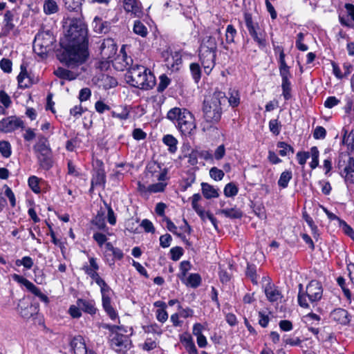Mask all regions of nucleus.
Instances as JSON below:
<instances>
[{"label":"nucleus","mask_w":354,"mask_h":354,"mask_svg":"<svg viewBox=\"0 0 354 354\" xmlns=\"http://www.w3.org/2000/svg\"><path fill=\"white\" fill-rule=\"evenodd\" d=\"M66 38L68 44L58 55L59 59L71 68L82 65L88 56L86 25L80 19H73L67 32Z\"/></svg>","instance_id":"nucleus-1"},{"label":"nucleus","mask_w":354,"mask_h":354,"mask_svg":"<svg viewBox=\"0 0 354 354\" xmlns=\"http://www.w3.org/2000/svg\"><path fill=\"white\" fill-rule=\"evenodd\" d=\"M122 59L124 64L117 68L127 70L125 77L131 86L144 90L151 89L155 86L156 77L149 69L142 65H133L132 59L127 57L126 54L122 55Z\"/></svg>","instance_id":"nucleus-2"},{"label":"nucleus","mask_w":354,"mask_h":354,"mask_svg":"<svg viewBox=\"0 0 354 354\" xmlns=\"http://www.w3.org/2000/svg\"><path fill=\"white\" fill-rule=\"evenodd\" d=\"M227 97L224 92L215 91L212 95L205 98L203 104V117L206 122L218 123L223 114V107Z\"/></svg>","instance_id":"nucleus-3"},{"label":"nucleus","mask_w":354,"mask_h":354,"mask_svg":"<svg viewBox=\"0 0 354 354\" xmlns=\"http://www.w3.org/2000/svg\"><path fill=\"white\" fill-rule=\"evenodd\" d=\"M298 287V304L304 308H309L310 304L314 306L322 297L323 288L322 283L317 280L310 281L305 290L301 283H299Z\"/></svg>","instance_id":"nucleus-4"},{"label":"nucleus","mask_w":354,"mask_h":354,"mask_svg":"<svg viewBox=\"0 0 354 354\" xmlns=\"http://www.w3.org/2000/svg\"><path fill=\"white\" fill-rule=\"evenodd\" d=\"M55 39L50 31H44L36 35L33 42V50L40 57L46 56L53 48Z\"/></svg>","instance_id":"nucleus-5"},{"label":"nucleus","mask_w":354,"mask_h":354,"mask_svg":"<svg viewBox=\"0 0 354 354\" xmlns=\"http://www.w3.org/2000/svg\"><path fill=\"white\" fill-rule=\"evenodd\" d=\"M245 26L250 35L259 47H265L266 42V32L261 28L257 22L253 21L252 15L248 12L244 14Z\"/></svg>","instance_id":"nucleus-6"},{"label":"nucleus","mask_w":354,"mask_h":354,"mask_svg":"<svg viewBox=\"0 0 354 354\" xmlns=\"http://www.w3.org/2000/svg\"><path fill=\"white\" fill-rule=\"evenodd\" d=\"M338 169L347 183H354V158L348 153L339 156Z\"/></svg>","instance_id":"nucleus-7"},{"label":"nucleus","mask_w":354,"mask_h":354,"mask_svg":"<svg viewBox=\"0 0 354 354\" xmlns=\"http://www.w3.org/2000/svg\"><path fill=\"white\" fill-rule=\"evenodd\" d=\"M109 341L111 348L118 353L125 354L131 348L129 336L119 332L109 335Z\"/></svg>","instance_id":"nucleus-8"},{"label":"nucleus","mask_w":354,"mask_h":354,"mask_svg":"<svg viewBox=\"0 0 354 354\" xmlns=\"http://www.w3.org/2000/svg\"><path fill=\"white\" fill-rule=\"evenodd\" d=\"M176 128L184 136H191L194 134L196 128L195 118L194 115L189 112H185L183 115L180 122L176 124Z\"/></svg>","instance_id":"nucleus-9"},{"label":"nucleus","mask_w":354,"mask_h":354,"mask_svg":"<svg viewBox=\"0 0 354 354\" xmlns=\"http://www.w3.org/2000/svg\"><path fill=\"white\" fill-rule=\"evenodd\" d=\"M24 128V122L17 116H10L0 120V131L10 133L16 129Z\"/></svg>","instance_id":"nucleus-10"},{"label":"nucleus","mask_w":354,"mask_h":354,"mask_svg":"<svg viewBox=\"0 0 354 354\" xmlns=\"http://www.w3.org/2000/svg\"><path fill=\"white\" fill-rule=\"evenodd\" d=\"M68 68H71L68 70L62 67L57 68L55 71L54 74L59 78L66 80H73L76 79L81 73L83 67L79 68V66H76L74 68L68 67L65 63H64Z\"/></svg>","instance_id":"nucleus-11"},{"label":"nucleus","mask_w":354,"mask_h":354,"mask_svg":"<svg viewBox=\"0 0 354 354\" xmlns=\"http://www.w3.org/2000/svg\"><path fill=\"white\" fill-rule=\"evenodd\" d=\"M216 52L206 50L204 48H199V57L202 65L205 70L209 72L212 71L215 65Z\"/></svg>","instance_id":"nucleus-12"},{"label":"nucleus","mask_w":354,"mask_h":354,"mask_svg":"<svg viewBox=\"0 0 354 354\" xmlns=\"http://www.w3.org/2000/svg\"><path fill=\"white\" fill-rule=\"evenodd\" d=\"M280 75L281 77V88L282 95L286 100H288L291 98V84L289 81V78L291 77L290 73L289 67L279 69Z\"/></svg>","instance_id":"nucleus-13"},{"label":"nucleus","mask_w":354,"mask_h":354,"mask_svg":"<svg viewBox=\"0 0 354 354\" xmlns=\"http://www.w3.org/2000/svg\"><path fill=\"white\" fill-rule=\"evenodd\" d=\"M100 53L104 59L113 57L117 52V46L113 39L107 38L104 39L100 47Z\"/></svg>","instance_id":"nucleus-14"},{"label":"nucleus","mask_w":354,"mask_h":354,"mask_svg":"<svg viewBox=\"0 0 354 354\" xmlns=\"http://www.w3.org/2000/svg\"><path fill=\"white\" fill-rule=\"evenodd\" d=\"M17 311L23 318L28 319L36 313L37 308L25 299H21L19 301Z\"/></svg>","instance_id":"nucleus-15"},{"label":"nucleus","mask_w":354,"mask_h":354,"mask_svg":"<svg viewBox=\"0 0 354 354\" xmlns=\"http://www.w3.org/2000/svg\"><path fill=\"white\" fill-rule=\"evenodd\" d=\"M90 265H84L82 270L88 275L96 283H98L102 279L97 273L99 266L94 257L89 258Z\"/></svg>","instance_id":"nucleus-16"},{"label":"nucleus","mask_w":354,"mask_h":354,"mask_svg":"<svg viewBox=\"0 0 354 354\" xmlns=\"http://www.w3.org/2000/svg\"><path fill=\"white\" fill-rule=\"evenodd\" d=\"M264 292L268 300L270 302H278L283 296L279 288L274 284L268 283L264 288Z\"/></svg>","instance_id":"nucleus-17"},{"label":"nucleus","mask_w":354,"mask_h":354,"mask_svg":"<svg viewBox=\"0 0 354 354\" xmlns=\"http://www.w3.org/2000/svg\"><path fill=\"white\" fill-rule=\"evenodd\" d=\"M12 279L15 281L24 285L28 291H30L36 297L38 296L39 294L41 292V290L39 288H37L33 283H32L23 276L14 274L12 275Z\"/></svg>","instance_id":"nucleus-18"},{"label":"nucleus","mask_w":354,"mask_h":354,"mask_svg":"<svg viewBox=\"0 0 354 354\" xmlns=\"http://www.w3.org/2000/svg\"><path fill=\"white\" fill-rule=\"evenodd\" d=\"M37 155L51 153V149L48 143V139L44 136H38V141L33 147Z\"/></svg>","instance_id":"nucleus-19"},{"label":"nucleus","mask_w":354,"mask_h":354,"mask_svg":"<svg viewBox=\"0 0 354 354\" xmlns=\"http://www.w3.org/2000/svg\"><path fill=\"white\" fill-rule=\"evenodd\" d=\"M344 7L346 10V16H344V15H339V20L342 25L351 28L353 26V24L349 20L348 17H350L352 21L354 22V5L351 3H346Z\"/></svg>","instance_id":"nucleus-20"},{"label":"nucleus","mask_w":354,"mask_h":354,"mask_svg":"<svg viewBox=\"0 0 354 354\" xmlns=\"http://www.w3.org/2000/svg\"><path fill=\"white\" fill-rule=\"evenodd\" d=\"M330 316L333 320L343 325H346L350 322L348 312L343 308L333 310Z\"/></svg>","instance_id":"nucleus-21"},{"label":"nucleus","mask_w":354,"mask_h":354,"mask_svg":"<svg viewBox=\"0 0 354 354\" xmlns=\"http://www.w3.org/2000/svg\"><path fill=\"white\" fill-rule=\"evenodd\" d=\"M71 346L75 354H87L84 339L82 336L75 337L71 342Z\"/></svg>","instance_id":"nucleus-22"},{"label":"nucleus","mask_w":354,"mask_h":354,"mask_svg":"<svg viewBox=\"0 0 354 354\" xmlns=\"http://www.w3.org/2000/svg\"><path fill=\"white\" fill-rule=\"evenodd\" d=\"M185 112H189V111L184 108L174 107L167 112V118L176 127V124L180 122V120L183 118V114H185Z\"/></svg>","instance_id":"nucleus-23"},{"label":"nucleus","mask_w":354,"mask_h":354,"mask_svg":"<svg viewBox=\"0 0 354 354\" xmlns=\"http://www.w3.org/2000/svg\"><path fill=\"white\" fill-rule=\"evenodd\" d=\"M14 15L10 10H7L4 14V26L2 29V35L7 36L9 35L11 30L15 28V25L12 23Z\"/></svg>","instance_id":"nucleus-24"},{"label":"nucleus","mask_w":354,"mask_h":354,"mask_svg":"<svg viewBox=\"0 0 354 354\" xmlns=\"http://www.w3.org/2000/svg\"><path fill=\"white\" fill-rule=\"evenodd\" d=\"M77 306L81 307L82 310L90 315L96 313V308L95 307V302L93 300H86L83 299H78L76 301Z\"/></svg>","instance_id":"nucleus-25"},{"label":"nucleus","mask_w":354,"mask_h":354,"mask_svg":"<svg viewBox=\"0 0 354 354\" xmlns=\"http://www.w3.org/2000/svg\"><path fill=\"white\" fill-rule=\"evenodd\" d=\"M201 190L203 196L207 199L217 198L219 196L218 190L207 183H201Z\"/></svg>","instance_id":"nucleus-26"},{"label":"nucleus","mask_w":354,"mask_h":354,"mask_svg":"<svg viewBox=\"0 0 354 354\" xmlns=\"http://www.w3.org/2000/svg\"><path fill=\"white\" fill-rule=\"evenodd\" d=\"M168 66H169L172 71H176L178 69V66L182 64V56L180 52L175 51L171 54V56L167 59Z\"/></svg>","instance_id":"nucleus-27"},{"label":"nucleus","mask_w":354,"mask_h":354,"mask_svg":"<svg viewBox=\"0 0 354 354\" xmlns=\"http://www.w3.org/2000/svg\"><path fill=\"white\" fill-rule=\"evenodd\" d=\"M105 182L106 176L104 171L102 169H97L91 179V187L104 186Z\"/></svg>","instance_id":"nucleus-28"},{"label":"nucleus","mask_w":354,"mask_h":354,"mask_svg":"<svg viewBox=\"0 0 354 354\" xmlns=\"http://www.w3.org/2000/svg\"><path fill=\"white\" fill-rule=\"evenodd\" d=\"M19 86L21 88H27L30 84V80L28 76L26 67L24 65L21 66V72L17 77Z\"/></svg>","instance_id":"nucleus-29"},{"label":"nucleus","mask_w":354,"mask_h":354,"mask_svg":"<svg viewBox=\"0 0 354 354\" xmlns=\"http://www.w3.org/2000/svg\"><path fill=\"white\" fill-rule=\"evenodd\" d=\"M163 143L168 147V151L171 153H175L177 151L178 140L172 135L167 134L162 138Z\"/></svg>","instance_id":"nucleus-30"},{"label":"nucleus","mask_w":354,"mask_h":354,"mask_svg":"<svg viewBox=\"0 0 354 354\" xmlns=\"http://www.w3.org/2000/svg\"><path fill=\"white\" fill-rule=\"evenodd\" d=\"M200 48L206 50L214 51L217 50V40L216 38L212 36H208L203 39Z\"/></svg>","instance_id":"nucleus-31"},{"label":"nucleus","mask_w":354,"mask_h":354,"mask_svg":"<svg viewBox=\"0 0 354 354\" xmlns=\"http://www.w3.org/2000/svg\"><path fill=\"white\" fill-rule=\"evenodd\" d=\"M39 165L46 170L50 169L53 167L52 153L45 155H37Z\"/></svg>","instance_id":"nucleus-32"},{"label":"nucleus","mask_w":354,"mask_h":354,"mask_svg":"<svg viewBox=\"0 0 354 354\" xmlns=\"http://www.w3.org/2000/svg\"><path fill=\"white\" fill-rule=\"evenodd\" d=\"M186 286L196 288L198 287L201 283V277L198 274L192 273L187 278H185L182 281Z\"/></svg>","instance_id":"nucleus-33"},{"label":"nucleus","mask_w":354,"mask_h":354,"mask_svg":"<svg viewBox=\"0 0 354 354\" xmlns=\"http://www.w3.org/2000/svg\"><path fill=\"white\" fill-rule=\"evenodd\" d=\"M92 223L97 227L98 230H106V225L105 223L104 212L103 211H99L93 219Z\"/></svg>","instance_id":"nucleus-34"},{"label":"nucleus","mask_w":354,"mask_h":354,"mask_svg":"<svg viewBox=\"0 0 354 354\" xmlns=\"http://www.w3.org/2000/svg\"><path fill=\"white\" fill-rule=\"evenodd\" d=\"M156 168L160 169L159 166L156 165V163H152V164L149 165L147 167L148 173H151V176H154L157 178L158 180H159L160 182L165 181L166 180V177H167V171L165 169H164L160 173H159L158 174H155V173L157 172Z\"/></svg>","instance_id":"nucleus-35"},{"label":"nucleus","mask_w":354,"mask_h":354,"mask_svg":"<svg viewBox=\"0 0 354 354\" xmlns=\"http://www.w3.org/2000/svg\"><path fill=\"white\" fill-rule=\"evenodd\" d=\"M219 213L230 218H240L243 215L242 212L236 207L221 209Z\"/></svg>","instance_id":"nucleus-36"},{"label":"nucleus","mask_w":354,"mask_h":354,"mask_svg":"<svg viewBox=\"0 0 354 354\" xmlns=\"http://www.w3.org/2000/svg\"><path fill=\"white\" fill-rule=\"evenodd\" d=\"M181 342L184 344V346L189 354H198L195 344L190 336L185 337L181 339Z\"/></svg>","instance_id":"nucleus-37"},{"label":"nucleus","mask_w":354,"mask_h":354,"mask_svg":"<svg viewBox=\"0 0 354 354\" xmlns=\"http://www.w3.org/2000/svg\"><path fill=\"white\" fill-rule=\"evenodd\" d=\"M124 8L127 12H131L135 15L140 12L136 0H124Z\"/></svg>","instance_id":"nucleus-38"},{"label":"nucleus","mask_w":354,"mask_h":354,"mask_svg":"<svg viewBox=\"0 0 354 354\" xmlns=\"http://www.w3.org/2000/svg\"><path fill=\"white\" fill-rule=\"evenodd\" d=\"M133 30L135 34L142 37H145L148 35L147 28L139 20L135 21Z\"/></svg>","instance_id":"nucleus-39"},{"label":"nucleus","mask_w":354,"mask_h":354,"mask_svg":"<svg viewBox=\"0 0 354 354\" xmlns=\"http://www.w3.org/2000/svg\"><path fill=\"white\" fill-rule=\"evenodd\" d=\"M97 284L100 287L102 301H105L106 299L108 300L111 299L110 295L111 289L109 286V285L105 282V281L104 279H102Z\"/></svg>","instance_id":"nucleus-40"},{"label":"nucleus","mask_w":354,"mask_h":354,"mask_svg":"<svg viewBox=\"0 0 354 354\" xmlns=\"http://www.w3.org/2000/svg\"><path fill=\"white\" fill-rule=\"evenodd\" d=\"M58 6L54 0H45L44 3V11L46 15H51L57 12Z\"/></svg>","instance_id":"nucleus-41"},{"label":"nucleus","mask_w":354,"mask_h":354,"mask_svg":"<svg viewBox=\"0 0 354 354\" xmlns=\"http://www.w3.org/2000/svg\"><path fill=\"white\" fill-rule=\"evenodd\" d=\"M82 0H64L66 8L69 11L77 12L81 10Z\"/></svg>","instance_id":"nucleus-42"},{"label":"nucleus","mask_w":354,"mask_h":354,"mask_svg":"<svg viewBox=\"0 0 354 354\" xmlns=\"http://www.w3.org/2000/svg\"><path fill=\"white\" fill-rule=\"evenodd\" d=\"M228 102L232 107H236L240 103V95L237 90L230 89L229 92Z\"/></svg>","instance_id":"nucleus-43"},{"label":"nucleus","mask_w":354,"mask_h":354,"mask_svg":"<svg viewBox=\"0 0 354 354\" xmlns=\"http://www.w3.org/2000/svg\"><path fill=\"white\" fill-rule=\"evenodd\" d=\"M102 306L111 319L114 320L117 318L118 314L111 306V299L108 300L106 299L105 301H102Z\"/></svg>","instance_id":"nucleus-44"},{"label":"nucleus","mask_w":354,"mask_h":354,"mask_svg":"<svg viewBox=\"0 0 354 354\" xmlns=\"http://www.w3.org/2000/svg\"><path fill=\"white\" fill-rule=\"evenodd\" d=\"M292 179V172L290 171H285L281 173L278 180V185L282 188L288 187L289 181Z\"/></svg>","instance_id":"nucleus-45"},{"label":"nucleus","mask_w":354,"mask_h":354,"mask_svg":"<svg viewBox=\"0 0 354 354\" xmlns=\"http://www.w3.org/2000/svg\"><path fill=\"white\" fill-rule=\"evenodd\" d=\"M277 147L280 149L279 151V154L281 156H286L289 154L290 152L292 153H294L293 147L285 142H279L277 143Z\"/></svg>","instance_id":"nucleus-46"},{"label":"nucleus","mask_w":354,"mask_h":354,"mask_svg":"<svg viewBox=\"0 0 354 354\" xmlns=\"http://www.w3.org/2000/svg\"><path fill=\"white\" fill-rule=\"evenodd\" d=\"M239 189L237 186L233 183H227L224 187V194L226 197H234L238 194Z\"/></svg>","instance_id":"nucleus-47"},{"label":"nucleus","mask_w":354,"mask_h":354,"mask_svg":"<svg viewBox=\"0 0 354 354\" xmlns=\"http://www.w3.org/2000/svg\"><path fill=\"white\" fill-rule=\"evenodd\" d=\"M344 135L342 138V143L343 145H346L347 146L353 147L354 145V130H352L348 134L347 130L343 129Z\"/></svg>","instance_id":"nucleus-48"},{"label":"nucleus","mask_w":354,"mask_h":354,"mask_svg":"<svg viewBox=\"0 0 354 354\" xmlns=\"http://www.w3.org/2000/svg\"><path fill=\"white\" fill-rule=\"evenodd\" d=\"M166 186H167V183H165L163 182H159V183L149 185L147 187V192L149 193L162 192L165 190Z\"/></svg>","instance_id":"nucleus-49"},{"label":"nucleus","mask_w":354,"mask_h":354,"mask_svg":"<svg viewBox=\"0 0 354 354\" xmlns=\"http://www.w3.org/2000/svg\"><path fill=\"white\" fill-rule=\"evenodd\" d=\"M158 346L157 339H153L151 337H148L146 339L145 343L142 345L141 348L144 351H149Z\"/></svg>","instance_id":"nucleus-50"},{"label":"nucleus","mask_w":354,"mask_h":354,"mask_svg":"<svg viewBox=\"0 0 354 354\" xmlns=\"http://www.w3.org/2000/svg\"><path fill=\"white\" fill-rule=\"evenodd\" d=\"M0 153L5 158H8L11 155V146L8 141H0Z\"/></svg>","instance_id":"nucleus-51"},{"label":"nucleus","mask_w":354,"mask_h":354,"mask_svg":"<svg viewBox=\"0 0 354 354\" xmlns=\"http://www.w3.org/2000/svg\"><path fill=\"white\" fill-rule=\"evenodd\" d=\"M274 52L279 53V69L283 68H288L289 66L286 64V62L285 61V53L283 52V49L281 46H274Z\"/></svg>","instance_id":"nucleus-52"},{"label":"nucleus","mask_w":354,"mask_h":354,"mask_svg":"<svg viewBox=\"0 0 354 354\" xmlns=\"http://www.w3.org/2000/svg\"><path fill=\"white\" fill-rule=\"evenodd\" d=\"M189 68L194 80L196 82H198L201 77V71L199 64L192 63L190 64Z\"/></svg>","instance_id":"nucleus-53"},{"label":"nucleus","mask_w":354,"mask_h":354,"mask_svg":"<svg viewBox=\"0 0 354 354\" xmlns=\"http://www.w3.org/2000/svg\"><path fill=\"white\" fill-rule=\"evenodd\" d=\"M236 30L232 25H228L226 28L225 40L227 44H232L234 41V37Z\"/></svg>","instance_id":"nucleus-54"},{"label":"nucleus","mask_w":354,"mask_h":354,"mask_svg":"<svg viewBox=\"0 0 354 354\" xmlns=\"http://www.w3.org/2000/svg\"><path fill=\"white\" fill-rule=\"evenodd\" d=\"M191 269L190 262L188 261H183L180 264V273L179 274V278L181 281H184L186 277L187 272Z\"/></svg>","instance_id":"nucleus-55"},{"label":"nucleus","mask_w":354,"mask_h":354,"mask_svg":"<svg viewBox=\"0 0 354 354\" xmlns=\"http://www.w3.org/2000/svg\"><path fill=\"white\" fill-rule=\"evenodd\" d=\"M281 128V123L277 119H273L269 122V129L274 135L277 136L280 133Z\"/></svg>","instance_id":"nucleus-56"},{"label":"nucleus","mask_w":354,"mask_h":354,"mask_svg":"<svg viewBox=\"0 0 354 354\" xmlns=\"http://www.w3.org/2000/svg\"><path fill=\"white\" fill-rule=\"evenodd\" d=\"M338 285L342 288L344 296L348 301L351 299V293L348 288L346 287V280L342 277H339L337 279Z\"/></svg>","instance_id":"nucleus-57"},{"label":"nucleus","mask_w":354,"mask_h":354,"mask_svg":"<svg viewBox=\"0 0 354 354\" xmlns=\"http://www.w3.org/2000/svg\"><path fill=\"white\" fill-rule=\"evenodd\" d=\"M164 220L167 223V228L169 231L172 232L174 234H176L178 236L180 237L183 241H186L185 236H183L181 234L177 232V227L174 225V223L167 217H165Z\"/></svg>","instance_id":"nucleus-58"},{"label":"nucleus","mask_w":354,"mask_h":354,"mask_svg":"<svg viewBox=\"0 0 354 354\" xmlns=\"http://www.w3.org/2000/svg\"><path fill=\"white\" fill-rule=\"evenodd\" d=\"M111 115L112 117L119 118L120 120H127L129 116V111L127 107L125 106L122 108V110L120 112L113 111L111 112Z\"/></svg>","instance_id":"nucleus-59"},{"label":"nucleus","mask_w":354,"mask_h":354,"mask_svg":"<svg viewBox=\"0 0 354 354\" xmlns=\"http://www.w3.org/2000/svg\"><path fill=\"white\" fill-rule=\"evenodd\" d=\"M160 82L158 86V91L162 92L170 84V79L165 75L162 74L160 76Z\"/></svg>","instance_id":"nucleus-60"},{"label":"nucleus","mask_w":354,"mask_h":354,"mask_svg":"<svg viewBox=\"0 0 354 354\" xmlns=\"http://www.w3.org/2000/svg\"><path fill=\"white\" fill-rule=\"evenodd\" d=\"M39 182V179L35 176H32L28 178V185L35 193L40 192Z\"/></svg>","instance_id":"nucleus-61"},{"label":"nucleus","mask_w":354,"mask_h":354,"mask_svg":"<svg viewBox=\"0 0 354 354\" xmlns=\"http://www.w3.org/2000/svg\"><path fill=\"white\" fill-rule=\"evenodd\" d=\"M102 81L104 82V87L106 89L115 87L118 84L117 80L109 75H103Z\"/></svg>","instance_id":"nucleus-62"},{"label":"nucleus","mask_w":354,"mask_h":354,"mask_svg":"<svg viewBox=\"0 0 354 354\" xmlns=\"http://www.w3.org/2000/svg\"><path fill=\"white\" fill-rule=\"evenodd\" d=\"M209 175L214 180H221L224 177L225 174L221 169L214 167L209 170Z\"/></svg>","instance_id":"nucleus-63"},{"label":"nucleus","mask_w":354,"mask_h":354,"mask_svg":"<svg viewBox=\"0 0 354 354\" xmlns=\"http://www.w3.org/2000/svg\"><path fill=\"white\" fill-rule=\"evenodd\" d=\"M339 227L342 228V231L351 239H354V231L352 227L348 225L344 221L342 220L339 223Z\"/></svg>","instance_id":"nucleus-64"}]
</instances>
